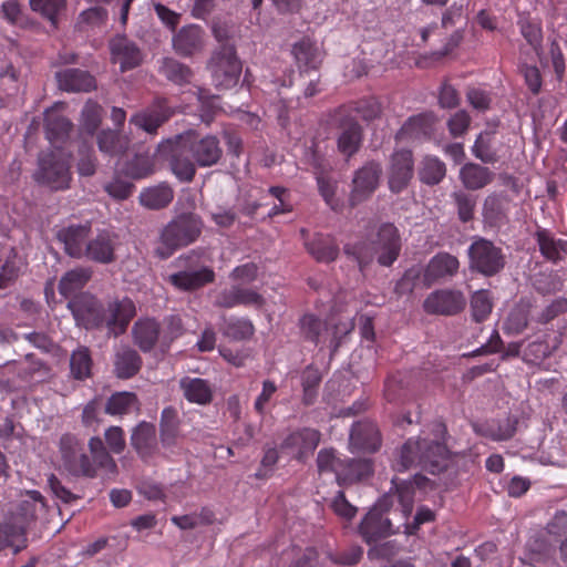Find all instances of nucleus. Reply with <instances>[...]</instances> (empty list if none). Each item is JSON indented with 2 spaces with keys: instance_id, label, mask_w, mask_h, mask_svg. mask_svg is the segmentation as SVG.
Masks as SVG:
<instances>
[{
  "instance_id": "obj_32",
  "label": "nucleus",
  "mask_w": 567,
  "mask_h": 567,
  "mask_svg": "<svg viewBox=\"0 0 567 567\" xmlns=\"http://www.w3.org/2000/svg\"><path fill=\"white\" fill-rule=\"evenodd\" d=\"M179 388L190 403L205 405L213 400V388L207 380L184 377L179 380Z\"/></svg>"
},
{
  "instance_id": "obj_31",
  "label": "nucleus",
  "mask_w": 567,
  "mask_h": 567,
  "mask_svg": "<svg viewBox=\"0 0 567 567\" xmlns=\"http://www.w3.org/2000/svg\"><path fill=\"white\" fill-rule=\"evenodd\" d=\"M142 367L141 355L131 347L122 346L115 351L114 373L120 379L134 377Z\"/></svg>"
},
{
  "instance_id": "obj_1",
  "label": "nucleus",
  "mask_w": 567,
  "mask_h": 567,
  "mask_svg": "<svg viewBox=\"0 0 567 567\" xmlns=\"http://www.w3.org/2000/svg\"><path fill=\"white\" fill-rule=\"evenodd\" d=\"M392 484L395 491H390L380 498L360 524V534L368 544L394 533L390 518L384 517L383 512L392 509L394 514L400 513L402 518H408L414 506V486L426 488L431 482L425 476L416 474L412 481L396 482L393 478Z\"/></svg>"
},
{
  "instance_id": "obj_48",
  "label": "nucleus",
  "mask_w": 567,
  "mask_h": 567,
  "mask_svg": "<svg viewBox=\"0 0 567 567\" xmlns=\"http://www.w3.org/2000/svg\"><path fill=\"white\" fill-rule=\"evenodd\" d=\"M159 71L166 79L179 85L190 82L193 78V72L187 65L172 58L163 59Z\"/></svg>"
},
{
  "instance_id": "obj_41",
  "label": "nucleus",
  "mask_w": 567,
  "mask_h": 567,
  "mask_svg": "<svg viewBox=\"0 0 567 567\" xmlns=\"http://www.w3.org/2000/svg\"><path fill=\"white\" fill-rule=\"evenodd\" d=\"M154 168V157L146 151L137 152L134 157L125 164L123 172L131 178L140 179L153 174Z\"/></svg>"
},
{
  "instance_id": "obj_25",
  "label": "nucleus",
  "mask_w": 567,
  "mask_h": 567,
  "mask_svg": "<svg viewBox=\"0 0 567 567\" xmlns=\"http://www.w3.org/2000/svg\"><path fill=\"white\" fill-rule=\"evenodd\" d=\"M131 445L141 458H151L157 452L155 425L146 421L140 422L132 430Z\"/></svg>"
},
{
  "instance_id": "obj_33",
  "label": "nucleus",
  "mask_w": 567,
  "mask_h": 567,
  "mask_svg": "<svg viewBox=\"0 0 567 567\" xmlns=\"http://www.w3.org/2000/svg\"><path fill=\"white\" fill-rule=\"evenodd\" d=\"M361 141L362 130L359 123L353 118L343 120L340 123L338 150L349 157L358 152Z\"/></svg>"
},
{
  "instance_id": "obj_52",
  "label": "nucleus",
  "mask_w": 567,
  "mask_h": 567,
  "mask_svg": "<svg viewBox=\"0 0 567 567\" xmlns=\"http://www.w3.org/2000/svg\"><path fill=\"white\" fill-rule=\"evenodd\" d=\"M473 155L485 164H494L498 155L493 145V136L489 133H481L472 146Z\"/></svg>"
},
{
  "instance_id": "obj_27",
  "label": "nucleus",
  "mask_w": 567,
  "mask_h": 567,
  "mask_svg": "<svg viewBox=\"0 0 567 567\" xmlns=\"http://www.w3.org/2000/svg\"><path fill=\"white\" fill-rule=\"evenodd\" d=\"M174 50L183 55L190 56L204 48V31L199 25L189 24L183 27L173 37Z\"/></svg>"
},
{
  "instance_id": "obj_56",
  "label": "nucleus",
  "mask_w": 567,
  "mask_h": 567,
  "mask_svg": "<svg viewBox=\"0 0 567 567\" xmlns=\"http://www.w3.org/2000/svg\"><path fill=\"white\" fill-rule=\"evenodd\" d=\"M452 197L457 208L458 218L463 223H467L471 219H473L474 209L476 205L475 198L472 195L464 192H455L453 193Z\"/></svg>"
},
{
  "instance_id": "obj_24",
  "label": "nucleus",
  "mask_w": 567,
  "mask_h": 567,
  "mask_svg": "<svg viewBox=\"0 0 567 567\" xmlns=\"http://www.w3.org/2000/svg\"><path fill=\"white\" fill-rule=\"evenodd\" d=\"M167 280L178 290L193 291L213 282L215 280V272L209 267H200L172 274Z\"/></svg>"
},
{
  "instance_id": "obj_47",
  "label": "nucleus",
  "mask_w": 567,
  "mask_h": 567,
  "mask_svg": "<svg viewBox=\"0 0 567 567\" xmlns=\"http://www.w3.org/2000/svg\"><path fill=\"white\" fill-rule=\"evenodd\" d=\"M342 472L349 476V480L341 481L340 486L353 484L372 474V463L368 458H346V466H343Z\"/></svg>"
},
{
  "instance_id": "obj_63",
  "label": "nucleus",
  "mask_w": 567,
  "mask_h": 567,
  "mask_svg": "<svg viewBox=\"0 0 567 567\" xmlns=\"http://www.w3.org/2000/svg\"><path fill=\"white\" fill-rule=\"evenodd\" d=\"M331 508L341 518L350 520L357 514V507L351 505L342 491H338L337 495L331 502Z\"/></svg>"
},
{
  "instance_id": "obj_60",
  "label": "nucleus",
  "mask_w": 567,
  "mask_h": 567,
  "mask_svg": "<svg viewBox=\"0 0 567 567\" xmlns=\"http://www.w3.org/2000/svg\"><path fill=\"white\" fill-rule=\"evenodd\" d=\"M78 172L81 176H92L96 171V158L93 150L83 144L79 150Z\"/></svg>"
},
{
  "instance_id": "obj_62",
  "label": "nucleus",
  "mask_w": 567,
  "mask_h": 567,
  "mask_svg": "<svg viewBox=\"0 0 567 567\" xmlns=\"http://www.w3.org/2000/svg\"><path fill=\"white\" fill-rule=\"evenodd\" d=\"M104 439L109 450L114 454H121L126 446L124 431L120 426H110L105 430Z\"/></svg>"
},
{
  "instance_id": "obj_14",
  "label": "nucleus",
  "mask_w": 567,
  "mask_h": 567,
  "mask_svg": "<svg viewBox=\"0 0 567 567\" xmlns=\"http://www.w3.org/2000/svg\"><path fill=\"white\" fill-rule=\"evenodd\" d=\"M465 305L466 299L461 291L439 289L426 297L423 308L430 315L454 316L460 313Z\"/></svg>"
},
{
  "instance_id": "obj_16",
  "label": "nucleus",
  "mask_w": 567,
  "mask_h": 567,
  "mask_svg": "<svg viewBox=\"0 0 567 567\" xmlns=\"http://www.w3.org/2000/svg\"><path fill=\"white\" fill-rule=\"evenodd\" d=\"M187 135V144L192 158L200 167H209L218 163L223 155L219 141L214 135H206L202 138H195L193 132L183 133Z\"/></svg>"
},
{
  "instance_id": "obj_9",
  "label": "nucleus",
  "mask_w": 567,
  "mask_h": 567,
  "mask_svg": "<svg viewBox=\"0 0 567 567\" xmlns=\"http://www.w3.org/2000/svg\"><path fill=\"white\" fill-rule=\"evenodd\" d=\"M467 252L470 268L483 276H495L505 267L503 249L488 239L474 238Z\"/></svg>"
},
{
  "instance_id": "obj_5",
  "label": "nucleus",
  "mask_w": 567,
  "mask_h": 567,
  "mask_svg": "<svg viewBox=\"0 0 567 567\" xmlns=\"http://www.w3.org/2000/svg\"><path fill=\"white\" fill-rule=\"evenodd\" d=\"M202 220L194 214H182L159 231L154 254L159 259L169 258L176 250L193 244L202 233Z\"/></svg>"
},
{
  "instance_id": "obj_50",
  "label": "nucleus",
  "mask_w": 567,
  "mask_h": 567,
  "mask_svg": "<svg viewBox=\"0 0 567 567\" xmlns=\"http://www.w3.org/2000/svg\"><path fill=\"white\" fill-rule=\"evenodd\" d=\"M306 246L309 254L321 262L333 261L339 254L338 247L329 239L321 236L316 237L312 241L307 243Z\"/></svg>"
},
{
  "instance_id": "obj_20",
  "label": "nucleus",
  "mask_w": 567,
  "mask_h": 567,
  "mask_svg": "<svg viewBox=\"0 0 567 567\" xmlns=\"http://www.w3.org/2000/svg\"><path fill=\"white\" fill-rule=\"evenodd\" d=\"M91 235V225H70L61 228L56 233L59 241L63 244L68 256L76 259H83L89 238Z\"/></svg>"
},
{
  "instance_id": "obj_23",
  "label": "nucleus",
  "mask_w": 567,
  "mask_h": 567,
  "mask_svg": "<svg viewBox=\"0 0 567 567\" xmlns=\"http://www.w3.org/2000/svg\"><path fill=\"white\" fill-rule=\"evenodd\" d=\"M112 61L118 63L121 71L133 69L142 61L140 49L125 35H116L110 41Z\"/></svg>"
},
{
  "instance_id": "obj_40",
  "label": "nucleus",
  "mask_w": 567,
  "mask_h": 567,
  "mask_svg": "<svg viewBox=\"0 0 567 567\" xmlns=\"http://www.w3.org/2000/svg\"><path fill=\"white\" fill-rule=\"evenodd\" d=\"M292 54L299 68L303 69H317L322 60L317 45L308 39L296 43L292 48Z\"/></svg>"
},
{
  "instance_id": "obj_15",
  "label": "nucleus",
  "mask_w": 567,
  "mask_h": 567,
  "mask_svg": "<svg viewBox=\"0 0 567 567\" xmlns=\"http://www.w3.org/2000/svg\"><path fill=\"white\" fill-rule=\"evenodd\" d=\"M414 174L412 152L399 150L391 155L388 168V184L392 193L399 194L405 189Z\"/></svg>"
},
{
  "instance_id": "obj_7",
  "label": "nucleus",
  "mask_w": 567,
  "mask_h": 567,
  "mask_svg": "<svg viewBox=\"0 0 567 567\" xmlns=\"http://www.w3.org/2000/svg\"><path fill=\"white\" fill-rule=\"evenodd\" d=\"M156 153L165 158L173 174L182 182H190L196 173L195 162L189 157L190 151L187 144V135L177 134L174 137L162 141Z\"/></svg>"
},
{
  "instance_id": "obj_45",
  "label": "nucleus",
  "mask_w": 567,
  "mask_h": 567,
  "mask_svg": "<svg viewBox=\"0 0 567 567\" xmlns=\"http://www.w3.org/2000/svg\"><path fill=\"white\" fill-rule=\"evenodd\" d=\"M89 449L93 457V464H97L99 467L105 470L110 474L116 473V462L111 456V451L106 449L101 437H91L89 441Z\"/></svg>"
},
{
  "instance_id": "obj_12",
  "label": "nucleus",
  "mask_w": 567,
  "mask_h": 567,
  "mask_svg": "<svg viewBox=\"0 0 567 567\" xmlns=\"http://www.w3.org/2000/svg\"><path fill=\"white\" fill-rule=\"evenodd\" d=\"M382 166L380 163L371 161L355 171L352 179V189L349 202L351 206H355L368 199L378 188Z\"/></svg>"
},
{
  "instance_id": "obj_8",
  "label": "nucleus",
  "mask_w": 567,
  "mask_h": 567,
  "mask_svg": "<svg viewBox=\"0 0 567 567\" xmlns=\"http://www.w3.org/2000/svg\"><path fill=\"white\" fill-rule=\"evenodd\" d=\"M34 178L54 190L69 188L71 182L69 156L61 151L42 154L39 157Z\"/></svg>"
},
{
  "instance_id": "obj_46",
  "label": "nucleus",
  "mask_w": 567,
  "mask_h": 567,
  "mask_svg": "<svg viewBox=\"0 0 567 567\" xmlns=\"http://www.w3.org/2000/svg\"><path fill=\"white\" fill-rule=\"evenodd\" d=\"M28 546L27 537H23V529H16L8 520L0 523V550L4 547H11L13 554H18Z\"/></svg>"
},
{
  "instance_id": "obj_6",
  "label": "nucleus",
  "mask_w": 567,
  "mask_h": 567,
  "mask_svg": "<svg viewBox=\"0 0 567 567\" xmlns=\"http://www.w3.org/2000/svg\"><path fill=\"white\" fill-rule=\"evenodd\" d=\"M207 69L215 87L228 90L238 83L243 66L235 48L225 44L213 52Z\"/></svg>"
},
{
  "instance_id": "obj_28",
  "label": "nucleus",
  "mask_w": 567,
  "mask_h": 567,
  "mask_svg": "<svg viewBox=\"0 0 567 567\" xmlns=\"http://www.w3.org/2000/svg\"><path fill=\"white\" fill-rule=\"evenodd\" d=\"M159 323L153 318H141L132 327V338L135 346L143 352H150L159 337Z\"/></svg>"
},
{
  "instance_id": "obj_26",
  "label": "nucleus",
  "mask_w": 567,
  "mask_h": 567,
  "mask_svg": "<svg viewBox=\"0 0 567 567\" xmlns=\"http://www.w3.org/2000/svg\"><path fill=\"white\" fill-rule=\"evenodd\" d=\"M60 90L65 92H90L96 87L95 79L84 70L64 69L55 73Z\"/></svg>"
},
{
  "instance_id": "obj_2",
  "label": "nucleus",
  "mask_w": 567,
  "mask_h": 567,
  "mask_svg": "<svg viewBox=\"0 0 567 567\" xmlns=\"http://www.w3.org/2000/svg\"><path fill=\"white\" fill-rule=\"evenodd\" d=\"M76 324L90 328H106L114 337L122 334L135 316L134 302L128 298L113 300L103 309L91 295H80L68 302Z\"/></svg>"
},
{
  "instance_id": "obj_34",
  "label": "nucleus",
  "mask_w": 567,
  "mask_h": 567,
  "mask_svg": "<svg viewBox=\"0 0 567 567\" xmlns=\"http://www.w3.org/2000/svg\"><path fill=\"white\" fill-rule=\"evenodd\" d=\"M99 151L110 157L123 155L130 147L131 140L127 135L120 134L115 130H102L96 135Z\"/></svg>"
},
{
  "instance_id": "obj_10",
  "label": "nucleus",
  "mask_w": 567,
  "mask_h": 567,
  "mask_svg": "<svg viewBox=\"0 0 567 567\" xmlns=\"http://www.w3.org/2000/svg\"><path fill=\"white\" fill-rule=\"evenodd\" d=\"M59 447L62 467L70 475L90 478L96 476V468L76 436L63 434Z\"/></svg>"
},
{
  "instance_id": "obj_4",
  "label": "nucleus",
  "mask_w": 567,
  "mask_h": 567,
  "mask_svg": "<svg viewBox=\"0 0 567 567\" xmlns=\"http://www.w3.org/2000/svg\"><path fill=\"white\" fill-rule=\"evenodd\" d=\"M447 449L441 442L427 440H408L393 462V468L404 472L413 466H421L431 473L441 471L447 458Z\"/></svg>"
},
{
  "instance_id": "obj_35",
  "label": "nucleus",
  "mask_w": 567,
  "mask_h": 567,
  "mask_svg": "<svg viewBox=\"0 0 567 567\" xmlns=\"http://www.w3.org/2000/svg\"><path fill=\"white\" fill-rule=\"evenodd\" d=\"M44 128L48 140L55 143L68 137L72 123L60 113L58 107H51L44 113Z\"/></svg>"
},
{
  "instance_id": "obj_61",
  "label": "nucleus",
  "mask_w": 567,
  "mask_h": 567,
  "mask_svg": "<svg viewBox=\"0 0 567 567\" xmlns=\"http://www.w3.org/2000/svg\"><path fill=\"white\" fill-rule=\"evenodd\" d=\"M520 33L537 54L542 51L543 31L539 24L525 21L520 24Z\"/></svg>"
},
{
  "instance_id": "obj_38",
  "label": "nucleus",
  "mask_w": 567,
  "mask_h": 567,
  "mask_svg": "<svg viewBox=\"0 0 567 567\" xmlns=\"http://www.w3.org/2000/svg\"><path fill=\"white\" fill-rule=\"evenodd\" d=\"M92 271L89 268L78 267L65 272L59 282V292L69 298L81 290L90 280Z\"/></svg>"
},
{
  "instance_id": "obj_39",
  "label": "nucleus",
  "mask_w": 567,
  "mask_h": 567,
  "mask_svg": "<svg viewBox=\"0 0 567 567\" xmlns=\"http://www.w3.org/2000/svg\"><path fill=\"white\" fill-rule=\"evenodd\" d=\"M508 199L499 194L488 195L483 204V216L489 225H501L507 218Z\"/></svg>"
},
{
  "instance_id": "obj_58",
  "label": "nucleus",
  "mask_w": 567,
  "mask_h": 567,
  "mask_svg": "<svg viewBox=\"0 0 567 567\" xmlns=\"http://www.w3.org/2000/svg\"><path fill=\"white\" fill-rule=\"evenodd\" d=\"M547 533L553 538L555 544H561V540H567V513L558 512L553 519L547 524Z\"/></svg>"
},
{
  "instance_id": "obj_57",
  "label": "nucleus",
  "mask_w": 567,
  "mask_h": 567,
  "mask_svg": "<svg viewBox=\"0 0 567 567\" xmlns=\"http://www.w3.org/2000/svg\"><path fill=\"white\" fill-rule=\"evenodd\" d=\"M65 0H30L33 11L41 13L54 23L55 17L65 8Z\"/></svg>"
},
{
  "instance_id": "obj_21",
  "label": "nucleus",
  "mask_w": 567,
  "mask_h": 567,
  "mask_svg": "<svg viewBox=\"0 0 567 567\" xmlns=\"http://www.w3.org/2000/svg\"><path fill=\"white\" fill-rule=\"evenodd\" d=\"M264 303L265 299L260 293L240 286L223 289L215 299V305L221 308H234L237 306L261 308Z\"/></svg>"
},
{
  "instance_id": "obj_42",
  "label": "nucleus",
  "mask_w": 567,
  "mask_h": 567,
  "mask_svg": "<svg viewBox=\"0 0 567 567\" xmlns=\"http://www.w3.org/2000/svg\"><path fill=\"white\" fill-rule=\"evenodd\" d=\"M174 197L173 189L165 184L150 187L140 195V202L150 209H161L166 207Z\"/></svg>"
},
{
  "instance_id": "obj_37",
  "label": "nucleus",
  "mask_w": 567,
  "mask_h": 567,
  "mask_svg": "<svg viewBox=\"0 0 567 567\" xmlns=\"http://www.w3.org/2000/svg\"><path fill=\"white\" fill-rule=\"evenodd\" d=\"M179 433V417L176 409L167 406L162 411L159 421V437L164 447L176 445Z\"/></svg>"
},
{
  "instance_id": "obj_13",
  "label": "nucleus",
  "mask_w": 567,
  "mask_h": 567,
  "mask_svg": "<svg viewBox=\"0 0 567 567\" xmlns=\"http://www.w3.org/2000/svg\"><path fill=\"white\" fill-rule=\"evenodd\" d=\"M174 111L167 105L165 99H156L154 103L130 117V124L136 128L144 131L148 135H156L158 128L167 122Z\"/></svg>"
},
{
  "instance_id": "obj_54",
  "label": "nucleus",
  "mask_w": 567,
  "mask_h": 567,
  "mask_svg": "<svg viewBox=\"0 0 567 567\" xmlns=\"http://www.w3.org/2000/svg\"><path fill=\"white\" fill-rule=\"evenodd\" d=\"M493 309L491 295L487 290H477L471 298L472 317L476 322L488 318Z\"/></svg>"
},
{
  "instance_id": "obj_11",
  "label": "nucleus",
  "mask_w": 567,
  "mask_h": 567,
  "mask_svg": "<svg viewBox=\"0 0 567 567\" xmlns=\"http://www.w3.org/2000/svg\"><path fill=\"white\" fill-rule=\"evenodd\" d=\"M47 513V504L42 494L38 491H27L10 513L9 522L16 529H23V537L38 519Z\"/></svg>"
},
{
  "instance_id": "obj_44",
  "label": "nucleus",
  "mask_w": 567,
  "mask_h": 567,
  "mask_svg": "<svg viewBox=\"0 0 567 567\" xmlns=\"http://www.w3.org/2000/svg\"><path fill=\"white\" fill-rule=\"evenodd\" d=\"M137 409L138 400L133 392H116L109 398L105 404V413L113 416L124 415Z\"/></svg>"
},
{
  "instance_id": "obj_36",
  "label": "nucleus",
  "mask_w": 567,
  "mask_h": 567,
  "mask_svg": "<svg viewBox=\"0 0 567 567\" xmlns=\"http://www.w3.org/2000/svg\"><path fill=\"white\" fill-rule=\"evenodd\" d=\"M316 462L319 474H333L339 486L341 481L349 480V476L342 472L343 466H346V458H340L334 449L320 450Z\"/></svg>"
},
{
  "instance_id": "obj_51",
  "label": "nucleus",
  "mask_w": 567,
  "mask_h": 567,
  "mask_svg": "<svg viewBox=\"0 0 567 567\" xmlns=\"http://www.w3.org/2000/svg\"><path fill=\"white\" fill-rule=\"evenodd\" d=\"M92 367V359L90 351L85 347H79L74 350L70 358L71 374L78 379L83 380L90 377Z\"/></svg>"
},
{
  "instance_id": "obj_43",
  "label": "nucleus",
  "mask_w": 567,
  "mask_h": 567,
  "mask_svg": "<svg viewBox=\"0 0 567 567\" xmlns=\"http://www.w3.org/2000/svg\"><path fill=\"white\" fill-rule=\"evenodd\" d=\"M446 174L445 164L435 156H425L419 168V177L423 184L437 185Z\"/></svg>"
},
{
  "instance_id": "obj_22",
  "label": "nucleus",
  "mask_w": 567,
  "mask_h": 567,
  "mask_svg": "<svg viewBox=\"0 0 567 567\" xmlns=\"http://www.w3.org/2000/svg\"><path fill=\"white\" fill-rule=\"evenodd\" d=\"M381 445L377 425L369 421L357 422L350 431V447L352 452H375Z\"/></svg>"
},
{
  "instance_id": "obj_30",
  "label": "nucleus",
  "mask_w": 567,
  "mask_h": 567,
  "mask_svg": "<svg viewBox=\"0 0 567 567\" xmlns=\"http://www.w3.org/2000/svg\"><path fill=\"white\" fill-rule=\"evenodd\" d=\"M495 174L486 166L476 163H466L460 169V179L470 190H478L494 181Z\"/></svg>"
},
{
  "instance_id": "obj_49",
  "label": "nucleus",
  "mask_w": 567,
  "mask_h": 567,
  "mask_svg": "<svg viewBox=\"0 0 567 567\" xmlns=\"http://www.w3.org/2000/svg\"><path fill=\"white\" fill-rule=\"evenodd\" d=\"M220 330L225 337L236 341L248 339L254 334V326L247 319H225Z\"/></svg>"
},
{
  "instance_id": "obj_3",
  "label": "nucleus",
  "mask_w": 567,
  "mask_h": 567,
  "mask_svg": "<svg viewBox=\"0 0 567 567\" xmlns=\"http://www.w3.org/2000/svg\"><path fill=\"white\" fill-rule=\"evenodd\" d=\"M400 251V234L398 228L391 223L380 225L374 241H360L344 247V252L357 260L360 270L369 266L374 258H377L381 266L389 267L398 259Z\"/></svg>"
},
{
  "instance_id": "obj_29",
  "label": "nucleus",
  "mask_w": 567,
  "mask_h": 567,
  "mask_svg": "<svg viewBox=\"0 0 567 567\" xmlns=\"http://www.w3.org/2000/svg\"><path fill=\"white\" fill-rule=\"evenodd\" d=\"M535 239L542 256L551 262L560 261L567 254V240L556 238L546 228L538 227L535 231Z\"/></svg>"
},
{
  "instance_id": "obj_59",
  "label": "nucleus",
  "mask_w": 567,
  "mask_h": 567,
  "mask_svg": "<svg viewBox=\"0 0 567 567\" xmlns=\"http://www.w3.org/2000/svg\"><path fill=\"white\" fill-rule=\"evenodd\" d=\"M300 327L305 337L315 343L320 341L321 333L326 330L323 322L313 315H305L300 320Z\"/></svg>"
},
{
  "instance_id": "obj_18",
  "label": "nucleus",
  "mask_w": 567,
  "mask_h": 567,
  "mask_svg": "<svg viewBox=\"0 0 567 567\" xmlns=\"http://www.w3.org/2000/svg\"><path fill=\"white\" fill-rule=\"evenodd\" d=\"M460 269V260L456 256L441 251L434 255L424 268L422 281L429 288L433 284L454 277Z\"/></svg>"
},
{
  "instance_id": "obj_55",
  "label": "nucleus",
  "mask_w": 567,
  "mask_h": 567,
  "mask_svg": "<svg viewBox=\"0 0 567 567\" xmlns=\"http://www.w3.org/2000/svg\"><path fill=\"white\" fill-rule=\"evenodd\" d=\"M102 121V107L93 101H87L82 110V125L90 133L93 134Z\"/></svg>"
},
{
  "instance_id": "obj_17",
  "label": "nucleus",
  "mask_w": 567,
  "mask_h": 567,
  "mask_svg": "<svg viewBox=\"0 0 567 567\" xmlns=\"http://www.w3.org/2000/svg\"><path fill=\"white\" fill-rule=\"evenodd\" d=\"M117 236L106 229L97 231L95 236L90 235L83 258L96 264H111L115 260Z\"/></svg>"
},
{
  "instance_id": "obj_64",
  "label": "nucleus",
  "mask_w": 567,
  "mask_h": 567,
  "mask_svg": "<svg viewBox=\"0 0 567 567\" xmlns=\"http://www.w3.org/2000/svg\"><path fill=\"white\" fill-rule=\"evenodd\" d=\"M104 190L114 199L124 200L132 195L133 185L126 181L114 178L104 186Z\"/></svg>"
},
{
  "instance_id": "obj_53",
  "label": "nucleus",
  "mask_w": 567,
  "mask_h": 567,
  "mask_svg": "<svg viewBox=\"0 0 567 567\" xmlns=\"http://www.w3.org/2000/svg\"><path fill=\"white\" fill-rule=\"evenodd\" d=\"M529 310L526 305H517L508 313L503 330L506 334H518L523 332L528 324Z\"/></svg>"
},
{
  "instance_id": "obj_19",
  "label": "nucleus",
  "mask_w": 567,
  "mask_h": 567,
  "mask_svg": "<svg viewBox=\"0 0 567 567\" xmlns=\"http://www.w3.org/2000/svg\"><path fill=\"white\" fill-rule=\"evenodd\" d=\"M321 440V433L318 430L303 427L289 434L281 443V449L290 450L292 456L303 462L311 455Z\"/></svg>"
}]
</instances>
